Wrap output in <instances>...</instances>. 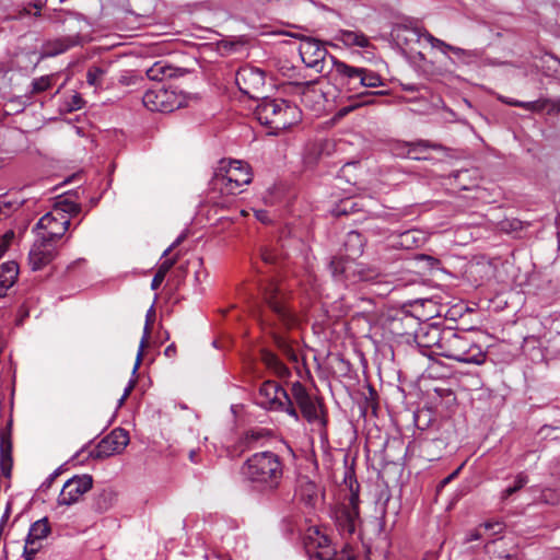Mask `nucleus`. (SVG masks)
Listing matches in <instances>:
<instances>
[{
    "instance_id": "f257e3e1",
    "label": "nucleus",
    "mask_w": 560,
    "mask_h": 560,
    "mask_svg": "<svg viewBox=\"0 0 560 560\" xmlns=\"http://www.w3.org/2000/svg\"><path fill=\"white\" fill-rule=\"evenodd\" d=\"M261 290L264 300L272 313L271 316L264 317L262 323L270 329L276 346L291 360L296 361V354L280 332L294 327L298 324V317L288 305L285 293L279 288L278 283L268 280Z\"/></svg>"
},
{
    "instance_id": "f03ea898",
    "label": "nucleus",
    "mask_w": 560,
    "mask_h": 560,
    "mask_svg": "<svg viewBox=\"0 0 560 560\" xmlns=\"http://www.w3.org/2000/svg\"><path fill=\"white\" fill-rule=\"evenodd\" d=\"M282 458L271 452H257L249 456L241 467V475L253 488L262 492H275L283 479Z\"/></svg>"
},
{
    "instance_id": "7ed1b4c3",
    "label": "nucleus",
    "mask_w": 560,
    "mask_h": 560,
    "mask_svg": "<svg viewBox=\"0 0 560 560\" xmlns=\"http://www.w3.org/2000/svg\"><path fill=\"white\" fill-rule=\"evenodd\" d=\"M441 357L460 363L481 365L486 362L487 353L481 346L472 340L466 331L445 327Z\"/></svg>"
},
{
    "instance_id": "20e7f679",
    "label": "nucleus",
    "mask_w": 560,
    "mask_h": 560,
    "mask_svg": "<svg viewBox=\"0 0 560 560\" xmlns=\"http://www.w3.org/2000/svg\"><path fill=\"white\" fill-rule=\"evenodd\" d=\"M255 115L261 125L269 127L272 133H278L300 122L302 113L289 101L264 97Z\"/></svg>"
},
{
    "instance_id": "39448f33",
    "label": "nucleus",
    "mask_w": 560,
    "mask_h": 560,
    "mask_svg": "<svg viewBox=\"0 0 560 560\" xmlns=\"http://www.w3.org/2000/svg\"><path fill=\"white\" fill-rule=\"evenodd\" d=\"M336 80L350 92L360 89L380 88L385 85L384 79L374 70L354 67L330 56Z\"/></svg>"
},
{
    "instance_id": "423d86ee",
    "label": "nucleus",
    "mask_w": 560,
    "mask_h": 560,
    "mask_svg": "<svg viewBox=\"0 0 560 560\" xmlns=\"http://www.w3.org/2000/svg\"><path fill=\"white\" fill-rule=\"evenodd\" d=\"M252 179L253 173L249 164L237 160L221 161V165L214 174L213 185L223 194L237 195Z\"/></svg>"
},
{
    "instance_id": "0eeeda50",
    "label": "nucleus",
    "mask_w": 560,
    "mask_h": 560,
    "mask_svg": "<svg viewBox=\"0 0 560 560\" xmlns=\"http://www.w3.org/2000/svg\"><path fill=\"white\" fill-rule=\"evenodd\" d=\"M257 404L265 409L285 411L295 420L300 418L287 390L275 381H266L260 385Z\"/></svg>"
},
{
    "instance_id": "6e6552de",
    "label": "nucleus",
    "mask_w": 560,
    "mask_h": 560,
    "mask_svg": "<svg viewBox=\"0 0 560 560\" xmlns=\"http://www.w3.org/2000/svg\"><path fill=\"white\" fill-rule=\"evenodd\" d=\"M143 105L151 112L171 113L186 103V97L174 89L155 85L142 96Z\"/></svg>"
},
{
    "instance_id": "1a4fd4ad",
    "label": "nucleus",
    "mask_w": 560,
    "mask_h": 560,
    "mask_svg": "<svg viewBox=\"0 0 560 560\" xmlns=\"http://www.w3.org/2000/svg\"><path fill=\"white\" fill-rule=\"evenodd\" d=\"M290 398L293 406L296 405L299 407L307 422L318 423L323 428L326 427L327 421L324 416L322 401L311 396L302 383L295 382L292 384Z\"/></svg>"
},
{
    "instance_id": "9d476101",
    "label": "nucleus",
    "mask_w": 560,
    "mask_h": 560,
    "mask_svg": "<svg viewBox=\"0 0 560 560\" xmlns=\"http://www.w3.org/2000/svg\"><path fill=\"white\" fill-rule=\"evenodd\" d=\"M235 83L240 91L249 98L264 97L266 77L262 70L252 66L241 67L236 72Z\"/></svg>"
},
{
    "instance_id": "9b49d317",
    "label": "nucleus",
    "mask_w": 560,
    "mask_h": 560,
    "mask_svg": "<svg viewBox=\"0 0 560 560\" xmlns=\"http://www.w3.org/2000/svg\"><path fill=\"white\" fill-rule=\"evenodd\" d=\"M69 225V217L58 209H52L39 219L35 229L38 230V236L57 241L65 235Z\"/></svg>"
},
{
    "instance_id": "f8f14e48",
    "label": "nucleus",
    "mask_w": 560,
    "mask_h": 560,
    "mask_svg": "<svg viewBox=\"0 0 560 560\" xmlns=\"http://www.w3.org/2000/svg\"><path fill=\"white\" fill-rule=\"evenodd\" d=\"M56 241L38 236L28 254V264L32 270H40L50 264L57 256Z\"/></svg>"
},
{
    "instance_id": "ddd939ff",
    "label": "nucleus",
    "mask_w": 560,
    "mask_h": 560,
    "mask_svg": "<svg viewBox=\"0 0 560 560\" xmlns=\"http://www.w3.org/2000/svg\"><path fill=\"white\" fill-rule=\"evenodd\" d=\"M129 443V433L121 428L114 429L104 436L94 450L96 458H107L120 454Z\"/></svg>"
},
{
    "instance_id": "4468645a",
    "label": "nucleus",
    "mask_w": 560,
    "mask_h": 560,
    "mask_svg": "<svg viewBox=\"0 0 560 560\" xmlns=\"http://www.w3.org/2000/svg\"><path fill=\"white\" fill-rule=\"evenodd\" d=\"M93 487V479L90 475L74 476L62 487L59 497V505H71L77 503L80 498L90 491Z\"/></svg>"
},
{
    "instance_id": "2eb2a0df",
    "label": "nucleus",
    "mask_w": 560,
    "mask_h": 560,
    "mask_svg": "<svg viewBox=\"0 0 560 560\" xmlns=\"http://www.w3.org/2000/svg\"><path fill=\"white\" fill-rule=\"evenodd\" d=\"M300 56L306 67L323 71L327 50L317 39L307 38L300 44Z\"/></svg>"
},
{
    "instance_id": "dca6fc26",
    "label": "nucleus",
    "mask_w": 560,
    "mask_h": 560,
    "mask_svg": "<svg viewBox=\"0 0 560 560\" xmlns=\"http://www.w3.org/2000/svg\"><path fill=\"white\" fill-rule=\"evenodd\" d=\"M358 266L359 261L348 256L334 257L329 264L334 279L347 285L355 284Z\"/></svg>"
},
{
    "instance_id": "f3484780",
    "label": "nucleus",
    "mask_w": 560,
    "mask_h": 560,
    "mask_svg": "<svg viewBox=\"0 0 560 560\" xmlns=\"http://www.w3.org/2000/svg\"><path fill=\"white\" fill-rule=\"evenodd\" d=\"M445 327L439 325H425L416 334L418 347L430 350L431 353L440 355Z\"/></svg>"
},
{
    "instance_id": "a211bd4d",
    "label": "nucleus",
    "mask_w": 560,
    "mask_h": 560,
    "mask_svg": "<svg viewBox=\"0 0 560 560\" xmlns=\"http://www.w3.org/2000/svg\"><path fill=\"white\" fill-rule=\"evenodd\" d=\"M398 148L406 149L407 159L417 161L428 160L429 150L444 151L446 149L443 144L430 140L402 142Z\"/></svg>"
},
{
    "instance_id": "6ab92c4d",
    "label": "nucleus",
    "mask_w": 560,
    "mask_h": 560,
    "mask_svg": "<svg viewBox=\"0 0 560 560\" xmlns=\"http://www.w3.org/2000/svg\"><path fill=\"white\" fill-rule=\"evenodd\" d=\"M499 100L506 105L524 108L530 113H541L547 110L549 114L560 110V104L550 101L549 98H538L532 102H523L506 96H500Z\"/></svg>"
},
{
    "instance_id": "aec40b11",
    "label": "nucleus",
    "mask_w": 560,
    "mask_h": 560,
    "mask_svg": "<svg viewBox=\"0 0 560 560\" xmlns=\"http://www.w3.org/2000/svg\"><path fill=\"white\" fill-rule=\"evenodd\" d=\"M359 514L353 509L340 508L336 512V524L342 535L351 536L355 532Z\"/></svg>"
},
{
    "instance_id": "412c9836",
    "label": "nucleus",
    "mask_w": 560,
    "mask_h": 560,
    "mask_svg": "<svg viewBox=\"0 0 560 560\" xmlns=\"http://www.w3.org/2000/svg\"><path fill=\"white\" fill-rule=\"evenodd\" d=\"M418 39L424 38L433 48L440 49L442 52L446 54L447 51H452L456 56L466 55V50L456 46H452L442 39L434 37L431 33H429L425 28L416 27L411 30Z\"/></svg>"
},
{
    "instance_id": "4be33fe9",
    "label": "nucleus",
    "mask_w": 560,
    "mask_h": 560,
    "mask_svg": "<svg viewBox=\"0 0 560 560\" xmlns=\"http://www.w3.org/2000/svg\"><path fill=\"white\" fill-rule=\"evenodd\" d=\"M79 44L78 36H65L48 40L43 46V54L46 57L60 55Z\"/></svg>"
},
{
    "instance_id": "5701e85b",
    "label": "nucleus",
    "mask_w": 560,
    "mask_h": 560,
    "mask_svg": "<svg viewBox=\"0 0 560 560\" xmlns=\"http://www.w3.org/2000/svg\"><path fill=\"white\" fill-rule=\"evenodd\" d=\"M117 502V491L107 487L98 491L92 502V508L97 513H104L110 510Z\"/></svg>"
},
{
    "instance_id": "b1692460",
    "label": "nucleus",
    "mask_w": 560,
    "mask_h": 560,
    "mask_svg": "<svg viewBox=\"0 0 560 560\" xmlns=\"http://www.w3.org/2000/svg\"><path fill=\"white\" fill-rule=\"evenodd\" d=\"M335 39L342 43L347 47L366 48L370 46L369 37L360 31L340 30Z\"/></svg>"
},
{
    "instance_id": "393cba45",
    "label": "nucleus",
    "mask_w": 560,
    "mask_h": 560,
    "mask_svg": "<svg viewBox=\"0 0 560 560\" xmlns=\"http://www.w3.org/2000/svg\"><path fill=\"white\" fill-rule=\"evenodd\" d=\"M19 275V267L14 261H8L0 267V296L5 295L8 289H10L16 281Z\"/></svg>"
},
{
    "instance_id": "a878e982",
    "label": "nucleus",
    "mask_w": 560,
    "mask_h": 560,
    "mask_svg": "<svg viewBox=\"0 0 560 560\" xmlns=\"http://www.w3.org/2000/svg\"><path fill=\"white\" fill-rule=\"evenodd\" d=\"M261 360L266 368L273 372L277 376L287 378L291 375L289 368L285 366L284 363L271 351L262 350Z\"/></svg>"
},
{
    "instance_id": "bb28decb",
    "label": "nucleus",
    "mask_w": 560,
    "mask_h": 560,
    "mask_svg": "<svg viewBox=\"0 0 560 560\" xmlns=\"http://www.w3.org/2000/svg\"><path fill=\"white\" fill-rule=\"evenodd\" d=\"M365 243L366 241L361 233L350 231L345 241L346 256L353 258L361 256L364 250Z\"/></svg>"
},
{
    "instance_id": "cd10ccee",
    "label": "nucleus",
    "mask_w": 560,
    "mask_h": 560,
    "mask_svg": "<svg viewBox=\"0 0 560 560\" xmlns=\"http://www.w3.org/2000/svg\"><path fill=\"white\" fill-rule=\"evenodd\" d=\"M296 495L306 505L313 506L318 495L316 483L308 479L300 480L296 489Z\"/></svg>"
},
{
    "instance_id": "c85d7f7f",
    "label": "nucleus",
    "mask_w": 560,
    "mask_h": 560,
    "mask_svg": "<svg viewBox=\"0 0 560 560\" xmlns=\"http://www.w3.org/2000/svg\"><path fill=\"white\" fill-rule=\"evenodd\" d=\"M12 466V443L3 435L0 443V468L7 478L11 477Z\"/></svg>"
},
{
    "instance_id": "c756f323",
    "label": "nucleus",
    "mask_w": 560,
    "mask_h": 560,
    "mask_svg": "<svg viewBox=\"0 0 560 560\" xmlns=\"http://www.w3.org/2000/svg\"><path fill=\"white\" fill-rule=\"evenodd\" d=\"M316 538H310L313 540L308 546V551L311 552V548L313 544H316L318 551L314 552V556L319 560H334L335 552L329 545V539L325 535H320L318 530H315Z\"/></svg>"
},
{
    "instance_id": "7c9ffc66",
    "label": "nucleus",
    "mask_w": 560,
    "mask_h": 560,
    "mask_svg": "<svg viewBox=\"0 0 560 560\" xmlns=\"http://www.w3.org/2000/svg\"><path fill=\"white\" fill-rule=\"evenodd\" d=\"M355 272H357L355 273L357 275L355 283L370 282V283L380 284L382 282L381 279H382L383 275L375 267L368 266L363 262H359L358 270Z\"/></svg>"
},
{
    "instance_id": "2f4dec72",
    "label": "nucleus",
    "mask_w": 560,
    "mask_h": 560,
    "mask_svg": "<svg viewBox=\"0 0 560 560\" xmlns=\"http://www.w3.org/2000/svg\"><path fill=\"white\" fill-rule=\"evenodd\" d=\"M51 532L47 517L34 522L28 530L26 538L42 542Z\"/></svg>"
},
{
    "instance_id": "473e14b6",
    "label": "nucleus",
    "mask_w": 560,
    "mask_h": 560,
    "mask_svg": "<svg viewBox=\"0 0 560 560\" xmlns=\"http://www.w3.org/2000/svg\"><path fill=\"white\" fill-rule=\"evenodd\" d=\"M177 262V256L165 259L158 268L152 281L151 289L158 290L162 282L165 279L167 272L173 268V266Z\"/></svg>"
},
{
    "instance_id": "72a5a7b5",
    "label": "nucleus",
    "mask_w": 560,
    "mask_h": 560,
    "mask_svg": "<svg viewBox=\"0 0 560 560\" xmlns=\"http://www.w3.org/2000/svg\"><path fill=\"white\" fill-rule=\"evenodd\" d=\"M503 541L500 540H493L486 545V550L491 556V560H509L511 559V555L505 552V550L502 549Z\"/></svg>"
},
{
    "instance_id": "f704fd0d",
    "label": "nucleus",
    "mask_w": 560,
    "mask_h": 560,
    "mask_svg": "<svg viewBox=\"0 0 560 560\" xmlns=\"http://www.w3.org/2000/svg\"><path fill=\"white\" fill-rule=\"evenodd\" d=\"M151 325L149 320H145V325H144V328H143V336L141 338V341H140V345H139V350H138V353H137V358H136V363H135V366L132 369V374H137V371L142 362V358H143V350L148 343V340L150 338V334H151Z\"/></svg>"
},
{
    "instance_id": "c9c22d12",
    "label": "nucleus",
    "mask_w": 560,
    "mask_h": 560,
    "mask_svg": "<svg viewBox=\"0 0 560 560\" xmlns=\"http://www.w3.org/2000/svg\"><path fill=\"white\" fill-rule=\"evenodd\" d=\"M54 209H58L65 215H77L81 211L80 203H77L68 198L59 200L56 202Z\"/></svg>"
},
{
    "instance_id": "e433bc0d",
    "label": "nucleus",
    "mask_w": 560,
    "mask_h": 560,
    "mask_svg": "<svg viewBox=\"0 0 560 560\" xmlns=\"http://www.w3.org/2000/svg\"><path fill=\"white\" fill-rule=\"evenodd\" d=\"M54 75H43L32 81L31 94H38L51 88Z\"/></svg>"
},
{
    "instance_id": "4c0bfd02",
    "label": "nucleus",
    "mask_w": 560,
    "mask_h": 560,
    "mask_svg": "<svg viewBox=\"0 0 560 560\" xmlns=\"http://www.w3.org/2000/svg\"><path fill=\"white\" fill-rule=\"evenodd\" d=\"M171 69L163 66L161 62H155L148 71V78L154 81H162L165 77H171Z\"/></svg>"
},
{
    "instance_id": "58836bf2",
    "label": "nucleus",
    "mask_w": 560,
    "mask_h": 560,
    "mask_svg": "<svg viewBox=\"0 0 560 560\" xmlns=\"http://www.w3.org/2000/svg\"><path fill=\"white\" fill-rule=\"evenodd\" d=\"M528 482V476L524 472H520L515 477L514 485L506 488L502 492V500H506L510 495L521 490Z\"/></svg>"
},
{
    "instance_id": "ea45409f",
    "label": "nucleus",
    "mask_w": 560,
    "mask_h": 560,
    "mask_svg": "<svg viewBox=\"0 0 560 560\" xmlns=\"http://www.w3.org/2000/svg\"><path fill=\"white\" fill-rule=\"evenodd\" d=\"M43 545L39 541L32 540L30 538L25 539L23 557L25 560H34L37 552L42 549Z\"/></svg>"
},
{
    "instance_id": "a19ab883",
    "label": "nucleus",
    "mask_w": 560,
    "mask_h": 560,
    "mask_svg": "<svg viewBox=\"0 0 560 560\" xmlns=\"http://www.w3.org/2000/svg\"><path fill=\"white\" fill-rule=\"evenodd\" d=\"M85 102L82 98L81 94L73 93L66 101V108L68 112L79 110L84 106Z\"/></svg>"
},
{
    "instance_id": "79ce46f5",
    "label": "nucleus",
    "mask_w": 560,
    "mask_h": 560,
    "mask_svg": "<svg viewBox=\"0 0 560 560\" xmlns=\"http://www.w3.org/2000/svg\"><path fill=\"white\" fill-rule=\"evenodd\" d=\"M104 74V71L98 67H92L88 70L86 81L90 85L96 86Z\"/></svg>"
},
{
    "instance_id": "37998d69",
    "label": "nucleus",
    "mask_w": 560,
    "mask_h": 560,
    "mask_svg": "<svg viewBox=\"0 0 560 560\" xmlns=\"http://www.w3.org/2000/svg\"><path fill=\"white\" fill-rule=\"evenodd\" d=\"M14 238V232L12 230L7 231L0 237V259L3 257L8 248L10 247L12 241Z\"/></svg>"
},
{
    "instance_id": "c03bdc74",
    "label": "nucleus",
    "mask_w": 560,
    "mask_h": 560,
    "mask_svg": "<svg viewBox=\"0 0 560 560\" xmlns=\"http://www.w3.org/2000/svg\"><path fill=\"white\" fill-rule=\"evenodd\" d=\"M345 509H353L359 513V494L358 492H354L351 490L350 497H349V503L347 505H343Z\"/></svg>"
},
{
    "instance_id": "a18cd8bd",
    "label": "nucleus",
    "mask_w": 560,
    "mask_h": 560,
    "mask_svg": "<svg viewBox=\"0 0 560 560\" xmlns=\"http://www.w3.org/2000/svg\"><path fill=\"white\" fill-rule=\"evenodd\" d=\"M261 259L266 262V264H275L276 260H277V256L276 254H273L270 249H264L261 252Z\"/></svg>"
},
{
    "instance_id": "49530a36",
    "label": "nucleus",
    "mask_w": 560,
    "mask_h": 560,
    "mask_svg": "<svg viewBox=\"0 0 560 560\" xmlns=\"http://www.w3.org/2000/svg\"><path fill=\"white\" fill-rule=\"evenodd\" d=\"M185 238V235H179L163 253V257H166L170 255V253L177 247Z\"/></svg>"
},
{
    "instance_id": "de8ad7c7",
    "label": "nucleus",
    "mask_w": 560,
    "mask_h": 560,
    "mask_svg": "<svg viewBox=\"0 0 560 560\" xmlns=\"http://www.w3.org/2000/svg\"><path fill=\"white\" fill-rule=\"evenodd\" d=\"M136 384H137V377H136V374H132V378L128 382V385L126 386L122 395H125V397H129V395L133 390Z\"/></svg>"
},
{
    "instance_id": "09e8293b",
    "label": "nucleus",
    "mask_w": 560,
    "mask_h": 560,
    "mask_svg": "<svg viewBox=\"0 0 560 560\" xmlns=\"http://www.w3.org/2000/svg\"><path fill=\"white\" fill-rule=\"evenodd\" d=\"M47 0H34L30 2V5L36 9L35 16L40 15V9L46 4Z\"/></svg>"
},
{
    "instance_id": "8fccbe9b",
    "label": "nucleus",
    "mask_w": 560,
    "mask_h": 560,
    "mask_svg": "<svg viewBox=\"0 0 560 560\" xmlns=\"http://www.w3.org/2000/svg\"><path fill=\"white\" fill-rule=\"evenodd\" d=\"M262 436H264V433L261 431L252 430L247 433L248 441H257Z\"/></svg>"
},
{
    "instance_id": "3c124183",
    "label": "nucleus",
    "mask_w": 560,
    "mask_h": 560,
    "mask_svg": "<svg viewBox=\"0 0 560 560\" xmlns=\"http://www.w3.org/2000/svg\"><path fill=\"white\" fill-rule=\"evenodd\" d=\"M255 217H256L259 221H261V222H264V223L269 222L267 211H265V210H256V211H255Z\"/></svg>"
},
{
    "instance_id": "603ef678",
    "label": "nucleus",
    "mask_w": 560,
    "mask_h": 560,
    "mask_svg": "<svg viewBox=\"0 0 560 560\" xmlns=\"http://www.w3.org/2000/svg\"><path fill=\"white\" fill-rule=\"evenodd\" d=\"M400 143H401V142H397V143L393 147V152H394V154H395V155H397V156H400V158H407L406 149L398 148Z\"/></svg>"
},
{
    "instance_id": "864d4df0",
    "label": "nucleus",
    "mask_w": 560,
    "mask_h": 560,
    "mask_svg": "<svg viewBox=\"0 0 560 560\" xmlns=\"http://www.w3.org/2000/svg\"><path fill=\"white\" fill-rule=\"evenodd\" d=\"M481 538V535L479 534L478 530H474L471 533H469L466 537H465V542H470L472 540H478Z\"/></svg>"
},
{
    "instance_id": "5fc2aeb1",
    "label": "nucleus",
    "mask_w": 560,
    "mask_h": 560,
    "mask_svg": "<svg viewBox=\"0 0 560 560\" xmlns=\"http://www.w3.org/2000/svg\"><path fill=\"white\" fill-rule=\"evenodd\" d=\"M164 354L167 358H174L176 355V347H175V345L172 343V345L167 346L166 349L164 350Z\"/></svg>"
},
{
    "instance_id": "6e6d98bb",
    "label": "nucleus",
    "mask_w": 560,
    "mask_h": 560,
    "mask_svg": "<svg viewBox=\"0 0 560 560\" xmlns=\"http://www.w3.org/2000/svg\"><path fill=\"white\" fill-rule=\"evenodd\" d=\"M410 240H413V233L411 231H407L401 234V244L408 246Z\"/></svg>"
},
{
    "instance_id": "4d7b16f0",
    "label": "nucleus",
    "mask_w": 560,
    "mask_h": 560,
    "mask_svg": "<svg viewBox=\"0 0 560 560\" xmlns=\"http://www.w3.org/2000/svg\"><path fill=\"white\" fill-rule=\"evenodd\" d=\"M419 259H423V260H427L429 266L433 267L434 265L438 264V259H435L434 257L432 256H428V255H420L419 256Z\"/></svg>"
},
{
    "instance_id": "13d9d810",
    "label": "nucleus",
    "mask_w": 560,
    "mask_h": 560,
    "mask_svg": "<svg viewBox=\"0 0 560 560\" xmlns=\"http://www.w3.org/2000/svg\"><path fill=\"white\" fill-rule=\"evenodd\" d=\"M189 459H190L191 463L198 464L200 462L199 453L197 451H195V450H191L189 452Z\"/></svg>"
},
{
    "instance_id": "bf43d9fd",
    "label": "nucleus",
    "mask_w": 560,
    "mask_h": 560,
    "mask_svg": "<svg viewBox=\"0 0 560 560\" xmlns=\"http://www.w3.org/2000/svg\"><path fill=\"white\" fill-rule=\"evenodd\" d=\"M485 527H486L487 529L498 527V530H497L495 533H499V532H501V530H502L503 525H502L501 523H495V524H492V523H486V524H485Z\"/></svg>"
},
{
    "instance_id": "052dcab7",
    "label": "nucleus",
    "mask_w": 560,
    "mask_h": 560,
    "mask_svg": "<svg viewBox=\"0 0 560 560\" xmlns=\"http://www.w3.org/2000/svg\"><path fill=\"white\" fill-rule=\"evenodd\" d=\"M57 476V472H54L52 475H50L47 480L42 485L43 488H49L50 485L52 483L54 479L56 478Z\"/></svg>"
},
{
    "instance_id": "680f3d73",
    "label": "nucleus",
    "mask_w": 560,
    "mask_h": 560,
    "mask_svg": "<svg viewBox=\"0 0 560 560\" xmlns=\"http://www.w3.org/2000/svg\"><path fill=\"white\" fill-rule=\"evenodd\" d=\"M153 318H154V310H153V306L150 307V310L148 311L147 313V318L145 320H149L150 324H152L153 322Z\"/></svg>"
},
{
    "instance_id": "e2e57ef3",
    "label": "nucleus",
    "mask_w": 560,
    "mask_h": 560,
    "mask_svg": "<svg viewBox=\"0 0 560 560\" xmlns=\"http://www.w3.org/2000/svg\"><path fill=\"white\" fill-rule=\"evenodd\" d=\"M462 467L457 468L454 472H452L447 478L443 480V483H447L451 479H453L455 476H457L458 471Z\"/></svg>"
},
{
    "instance_id": "0e129e2a",
    "label": "nucleus",
    "mask_w": 560,
    "mask_h": 560,
    "mask_svg": "<svg viewBox=\"0 0 560 560\" xmlns=\"http://www.w3.org/2000/svg\"><path fill=\"white\" fill-rule=\"evenodd\" d=\"M404 90L405 91H409V92H413L416 91V86L413 84H407V85H404Z\"/></svg>"
},
{
    "instance_id": "69168bd1",
    "label": "nucleus",
    "mask_w": 560,
    "mask_h": 560,
    "mask_svg": "<svg viewBox=\"0 0 560 560\" xmlns=\"http://www.w3.org/2000/svg\"><path fill=\"white\" fill-rule=\"evenodd\" d=\"M8 517H9V511L7 510L1 520V524H0L1 528H2V525L7 522Z\"/></svg>"
},
{
    "instance_id": "338daca9",
    "label": "nucleus",
    "mask_w": 560,
    "mask_h": 560,
    "mask_svg": "<svg viewBox=\"0 0 560 560\" xmlns=\"http://www.w3.org/2000/svg\"><path fill=\"white\" fill-rule=\"evenodd\" d=\"M127 398L128 397H125V395H122L118 400V406L121 407Z\"/></svg>"
},
{
    "instance_id": "774afa93",
    "label": "nucleus",
    "mask_w": 560,
    "mask_h": 560,
    "mask_svg": "<svg viewBox=\"0 0 560 560\" xmlns=\"http://www.w3.org/2000/svg\"><path fill=\"white\" fill-rule=\"evenodd\" d=\"M28 13H30L28 10L26 8H24L22 11H20L19 16L21 18L22 15H26Z\"/></svg>"
}]
</instances>
